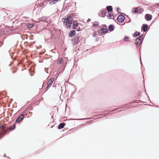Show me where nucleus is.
Listing matches in <instances>:
<instances>
[{
	"label": "nucleus",
	"mask_w": 159,
	"mask_h": 159,
	"mask_svg": "<svg viewBox=\"0 0 159 159\" xmlns=\"http://www.w3.org/2000/svg\"><path fill=\"white\" fill-rule=\"evenodd\" d=\"M63 19V24L66 26V28H69L72 23V17L70 16L67 15Z\"/></svg>",
	"instance_id": "obj_1"
},
{
	"label": "nucleus",
	"mask_w": 159,
	"mask_h": 159,
	"mask_svg": "<svg viewBox=\"0 0 159 159\" xmlns=\"http://www.w3.org/2000/svg\"><path fill=\"white\" fill-rule=\"evenodd\" d=\"M54 80V79L52 78L48 81L47 83L48 85L45 88L46 90H48L51 87Z\"/></svg>",
	"instance_id": "obj_2"
},
{
	"label": "nucleus",
	"mask_w": 159,
	"mask_h": 159,
	"mask_svg": "<svg viewBox=\"0 0 159 159\" xmlns=\"http://www.w3.org/2000/svg\"><path fill=\"white\" fill-rule=\"evenodd\" d=\"M143 39V36H140L139 38H137L135 40V44L136 45H139L141 43L142 40Z\"/></svg>",
	"instance_id": "obj_3"
},
{
	"label": "nucleus",
	"mask_w": 159,
	"mask_h": 159,
	"mask_svg": "<svg viewBox=\"0 0 159 159\" xmlns=\"http://www.w3.org/2000/svg\"><path fill=\"white\" fill-rule=\"evenodd\" d=\"M125 19L124 16L123 15H120L118 16L117 17L118 21L120 22L121 23L123 22Z\"/></svg>",
	"instance_id": "obj_4"
},
{
	"label": "nucleus",
	"mask_w": 159,
	"mask_h": 159,
	"mask_svg": "<svg viewBox=\"0 0 159 159\" xmlns=\"http://www.w3.org/2000/svg\"><path fill=\"white\" fill-rule=\"evenodd\" d=\"M78 23L74 22L73 25V29H76L78 31H80V30L79 28L76 29L77 27L78 26Z\"/></svg>",
	"instance_id": "obj_5"
},
{
	"label": "nucleus",
	"mask_w": 159,
	"mask_h": 159,
	"mask_svg": "<svg viewBox=\"0 0 159 159\" xmlns=\"http://www.w3.org/2000/svg\"><path fill=\"white\" fill-rule=\"evenodd\" d=\"M24 115H20L19 117L16 120V122L17 123L20 122L24 119Z\"/></svg>",
	"instance_id": "obj_6"
},
{
	"label": "nucleus",
	"mask_w": 159,
	"mask_h": 159,
	"mask_svg": "<svg viewBox=\"0 0 159 159\" xmlns=\"http://www.w3.org/2000/svg\"><path fill=\"white\" fill-rule=\"evenodd\" d=\"M7 132H9L8 129L7 130H4L0 133V139H1Z\"/></svg>",
	"instance_id": "obj_7"
},
{
	"label": "nucleus",
	"mask_w": 159,
	"mask_h": 159,
	"mask_svg": "<svg viewBox=\"0 0 159 159\" xmlns=\"http://www.w3.org/2000/svg\"><path fill=\"white\" fill-rule=\"evenodd\" d=\"M75 34V30L71 31L69 34V36L70 37H72Z\"/></svg>",
	"instance_id": "obj_8"
},
{
	"label": "nucleus",
	"mask_w": 159,
	"mask_h": 159,
	"mask_svg": "<svg viewBox=\"0 0 159 159\" xmlns=\"http://www.w3.org/2000/svg\"><path fill=\"white\" fill-rule=\"evenodd\" d=\"M145 18L147 20H150L152 18V16L149 14H147L145 15Z\"/></svg>",
	"instance_id": "obj_9"
},
{
	"label": "nucleus",
	"mask_w": 159,
	"mask_h": 159,
	"mask_svg": "<svg viewBox=\"0 0 159 159\" xmlns=\"http://www.w3.org/2000/svg\"><path fill=\"white\" fill-rule=\"evenodd\" d=\"M65 125V123H62L60 124L58 126V128L59 129L63 128Z\"/></svg>",
	"instance_id": "obj_10"
},
{
	"label": "nucleus",
	"mask_w": 159,
	"mask_h": 159,
	"mask_svg": "<svg viewBox=\"0 0 159 159\" xmlns=\"http://www.w3.org/2000/svg\"><path fill=\"white\" fill-rule=\"evenodd\" d=\"M41 1H42L41 0L40 3L39 2V6L40 7L44 6L45 3L46 2L45 0H43L42 2Z\"/></svg>",
	"instance_id": "obj_11"
},
{
	"label": "nucleus",
	"mask_w": 159,
	"mask_h": 159,
	"mask_svg": "<svg viewBox=\"0 0 159 159\" xmlns=\"http://www.w3.org/2000/svg\"><path fill=\"white\" fill-rule=\"evenodd\" d=\"M15 128V125H13L11 127L7 129L8 130L9 132L10 131H11L14 130Z\"/></svg>",
	"instance_id": "obj_12"
},
{
	"label": "nucleus",
	"mask_w": 159,
	"mask_h": 159,
	"mask_svg": "<svg viewBox=\"0 0 159 159\" xmlns=\"http://www.w3.org/2000/svg\"><path fill=\"white\" fill-rule=\"evenodd\" d=\"M104 28L102 29V32L103 34H105L107 32L108 30L106 26H104Z\"/></svg>",
	"instance_id": "obj_13"
},
{
	"label": "nucleus",
	"mask_w": 159,
	"mask_h": 159,
	"mask_svg": "<svg viewBox=\"0 0 159 159\" xmlns=\"http://www.w3.org/2000/svg\"><path fill=\"white\" fill-rule=\"evenodd\" d=\"M148 29L147 26L146 25H143L142 28V30L143 31H146Z\"/></svg>",
	"instance_id": "obj_14"
},
{
	"label": "nucleus",
	"mask_w": 159,
	"mask_h": 159,
	"mask_svg": "<svg viewBox=\"0 0 159 159\" xmlns=\"http://www.w3.org/2000/svg\"><path fill=\"white\" fill-rule=\"evenodd\" d=\"M63 59L61 58L58 59L57 61V63L58 64H60L63 62Z\"/></svg>",
	"instance_id": "obj_15"
},
{
	"label": "nucleus",
	"mask_w": 159,
	"mask_h": 159,
	"mask_svg": "<svg viewBox=\"0 0 159 159\" xmlns=\"http://www.w3.org/2000/svg\"><path fill=\"white\" fill-rule=\"evenodd\" d=\"M112 10V7L111 6H109L107 7V10L108 12L111 11Z\"/></svg>",
	"instance_id": "obj_16"
},
{
	"label": "nucleus",
	"mask_w": 159,
	"mask_h": 159,
	"mask_svg": "<svg viewBox=\"0 0 159 159\" xmlns=\"http://www.w3.org/2000/svg\"><path fill=\"white\" fill-rule=\"evenodd\" d=\"M113 30H114V28H113V26L111 25H109V30L110 31H112Z\"/></svg>",
	"instance_id": "obj_17"
},
{
	"label": "nucleus",
	"mask_w": 159,
	"mask_h": 159,
	"mask_svg": "<svg viewBox=\"0 0 159 159\" xmlns=\"http://www.w3.org/2000/svg\"><path fill=\"white\" fill-rule=\"evenodd\" d=\"M140 34V33L139 32H135L133 35L134 37H135L139 35Z\"/></svg>",
	"instance_id": "obj_18"
},
{
	"label": "nucleus",
	"mask_w": 159,
	"mask_h": 159,
	"mask_svg": "<svg viewBox=\"0 0 159 159\" xmlns=\"http://www.w3.org/2000/svg\"><path fill=\"white\" fill-rule=\"evenodd\" d=\"M26 25L28 28H32L33 26V24H31L30 23H28Z\"/></svg>",
	"instance_id": "obj_19"
},
{
	"label": "nucleus",
	"mask_w": 159,
	"mask_h": 159,
	"mask_svg": "<svg viewBox=\"0 0 159 159\" xmlns=\"http://www.w3.org/2000/svg\"><path fill=\"white\" fill-rule=\"evenodd\" d=\"M5 128V126L4 125H2L0 127V129L2 131L4 130Z\"/></svg>",
	"instance_id": "obj_20"
},
{
	"label": "nucleus",
	"mask_w": 159,
	"mask_h": 159,
	"mask_svg": "<svg viewBox=\"0 0 159 159\" xmlns=\"http://www.w3.org/2000/svg\"><path fill=\"white\" fill-rule=\"evenodd\" d=\"M102 14L103 15L102 16V17H104L106 15V12L105 11L103 10L102 11Z\"/></svg>",
	"instance_id": "obj_21"
},
{
	"label": "nucleus",
	"mask_w": 159,
	"mask_h": 159,
	"mask_svg": "<svg viewBox=\"0 0 159 159\" xmlns=\"http://www.w3.org/2000/svg\"><path fill=\"white\" fill-rule=\"evenodd\" d=\"M79 39V38L78 36H75L74 37V41L75 42H78Z\"/></svg>",
	"instance_id": "obj_22"
},
{
	"label": "nucleus",
	"mask_w": 159,
	"mask_h": 159,
	"mask_svg": "<svg viewBox=\"0 0 159 159\" xmlns=\"http://www.w3.org/2000/svg\"><path fill=\"white\" fill-rule=\"evenodd\" d=\"M93 26L95 28H98V25L97 23H93Z\"/></svg>",
	"instance_id": "obj_23"
},
{
	"label": "nucleus",
	"mask_w": 159,
	"mask_h": 159,
	"mask_svg": "<svg viewBox=\"0 0 159 159\" xmlns=\"http://www.w3.org/2000/svg\"><path fill=\"white\" fill-rule=\"evenodd\" d=\"M133 11L134 13H137L138 11V9L137 8H134L133 9Z\"/></svg>",
	"instance_id": "obj_24"
},
{
	"label": "nucleus",
	"mask_w": 159,
	"mask_h": 159,
	"mask_svg": "<svg viewBox=\"0 0 159 159\" xmlns=\"http://www.w3.org/2000/svg\"><path fill=\"white\" fill-rule=\"evenodd\" d=\"M60 1V0H52L51 2H50L49 4L51 5L53 3V2L54 1Z\"/></svg>",
	"instance_id": "obj_25"
},
{
	"label": "nucleus",
	"mask_w": 159,
	"mask_h": 159,
	"mask_svg": "<svg viewBox=\"0 0 159 159\" xmlns=\"http://www.w3.org/2000/svg\"><path fill=\"white\" fill-rule=\"evenodd\" d=\"M113 15L112 14H109V15L107 16V17L109 18V19L111 18V17L113 16Z\"/></svg>",
	"instance_id": "obj_26"
},
{
	"label": "nucleus",
	"mask_w": 159,
	"mask_h": 159,
	"mask_svg": "<svg viewBox=\"0 0 159 159\" xmlns=\"http://www.w3.org/2000/svg\"><path fill=\"white\" fill-rule=\"evenodd\" d=\"M128 39H129V37H125L124 39V40L125 41H128Z\"/></svg>",
	"instance_id": "obj_27"
},
{
	"label": "nucleus",
	"mask_w": 159,
	"mask_h": 159,
	"mask_svg": "<svg viewBox=\"0 0 159 159\" xmlns=\"http://www.w3.org/2000/svg\"><path fill=\"white\" fill-rule=\"evenodd\" d=\"M32 112H29V115L30 116H31L32 115Z\"/></svg>",
	"instance_id": "obj_28"
},
{
	"label": "nucleus",
	"mask_w": 159,
	"mask_h": 159,
	"mask_svg": "<svg viewBox=\"0 0 159 159\" xmlns=\"http://www.w3.org/2000/svg\"><path fill=\"white\" fill-rule=\"evenodd\" d=\"M96 35V34L95 32H93V36H95Z\"/></svg>",
	"instance_id": "obj_29"
},
{
	"label": "nucleus",
	"mask_w": 159,
	"mask_h": 159,
	"mask_svg": "<svg viewBox=\"0 0 159 159\" xmlns=\"http://www.w3.org/2000/svg\"><path fill=\"white\" fill-rule=\"evenodd\" d=\"M90 20V19H88L87 20V22L89 21Z\"/></svg>",
	"instance_id": "obj_30"
},
{
	"label": "nucleus",
	"mask_w": 159,
	"mask_h": 159,
	"mask_svg": "<svg viewBox=\"0 0 159 159\" xmlns=\"http://www.w3.org/2000/svg\"><path fill=\"white\" fill-rule=\"evenodd\" d=\"M118 10H119V9H118V8H117V11H118Z\"/></svg>",
	"instance_id": "obj_31"
},
{
	"label": "nucleus",
	"mask_w": 159,
	"mask_h": 159,
	"mask_svg": "<svg viewBox=\"0 0 159 159\" xmlns=\"http://www.w3.org/2000/svg\"><path fill=\"white\" fill-rule=\"evenodd\" d=\"M15 72V71H13V73H14Z\"/></svg>",
	"instance_id": "obj_32"
}]
</instances>
